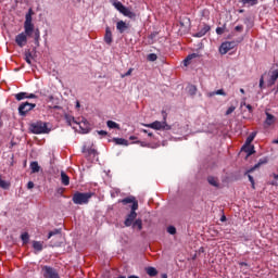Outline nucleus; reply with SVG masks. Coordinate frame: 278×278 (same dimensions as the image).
<instances>
[{"label": "nucleus", "instance_id": "nucleus-42", "mask_svg": "<svg viewBox=\"0 0 278 278\" xmlns=\"http://www.w3.org/2000/svg\"><path fill=\"white\" fill-rule=\"evenodd\" d=\"M239 266H240V268H243V270H245V273H247V270H249V263H247V262H239Z\"/></svg>", "mask_w": 278, "mask_h": 278}, {"label": "nucleus", "instance_id": "nucleus-64", "mask_svg": "<svg viewBox=\"0 0 278 278\" xmlns=\"http://www.w3.org/2000/svg\"><path fill=\"white\" fill-rule=\"evenodd\" d=\"M76 108H80L79 101L76 102Z\"/></svg>", "mask_w": 278, "mask_h": 278}, {"label": "nucleus", "instance_id": "nucleus-3", "mask_svg": "<svg viewBox=\"0 0 278 278\" xmlns=\"http://www.w3.org/2000/svg\"><path fill=\"white\" fill-rule=\"evenodd\" d=\"M163 122L155 121L151 124L146 125V127H150V129H156V131H160L163 129V131H170L172 127L166 123V116H168L165 111H162Z\"/></svg>", "mask_w": 278, "mask_h": 278}, {"label": "nucleus", "instance_id": "nucleus-37", "mask_svg": "<svg viewBox=\"0 0 278 278\" xmlns=\"http://www.w3.org/2000/svg\"><path fill=\"white\" fill-rule=\"evenodd\" d=\"M31 58H34V55L31 54L30 51H28V52L25 53V62H26L27 64H31Z\"/></svg>", "mask_w": 278, "mask_h": 278}, {"label": "nucleus", "instance_id": "nucleus-1", "mask_svg": "<svg viewBox=\"0 0 278 278\" xmlns=\"http://www.w3.org/2000/svg\"><path fill=\"white\" fill-rule=\"evenodd\" d=\"M33 15L34 10L29 9L25 15L24 29L28 38H34L36 47H40V28H36V26L34 25V20L31 17Z\"/></svg>", "mask_w": 278, "mask_h": 278}, {"label": "nucleus", "instance_id": "nucleus-4", "mask_svg": "<svg viewBox=\"0 0 278 278\" xmlns=\"http://www.w3.org/2000/svg\"><path fill=\"white\" fill-rule=\"evenodd\" d=\"M90 199H92V193L91 192H79L76 191L73 194L72 201L75 205H86L89 203Z\"/></svg>", "mask_w": 278, "mask_h": 278}, {"label": "nucleus", "instance_id": "nucleus-33", "mask_svg": "<svg viewBox=\"0 0 278 278\" xmlns=\"http://www.w3.org/2000/svg\"><path fill=\"white\" fill-rule=\"evenodd\" d=\"M64 118H65L67 125L71 126V125H73V123H75L77 125V121H75V117L72 115L65 114Z\"/></svg>", "mask_w": 278, "mask_h": 278}, {"label": "nucleus", "instance_id": "nucleus-54", "mask_svg": "<svg viewBox=\"0 0 278 278\" xmlns=\"http://www.w3.org/2000/svg\"><path fill=\"white\" fill-rule=\"evenodd\" d=\"M99 136H108V131L105 130H98Z\"/></svg>", "mask_w": 278, "mask_h": 278}, {"label": "nucleus", "instance_id": "nucleus-15", "mask_svg": "<svg viewBox=\"0 0 278 278\" xmlns=\"http://www.w3.org/2000/svg\"><path fill=\"white\" fill-rule=\"evenodd\" d=\"M241 151H244V153H248L247 154V157H250V155H253V153H255V146H251V144H244L242 148H241Z\"/></svg>", "mask_w": 278, "mask_h": 278}, {"label": "nucleus", "instance_id": "nucleus-11", "mask_svg": "<svg viewBox=\"0 0 278 278\" xmlns=\"http://www.w3.org/2000/svg\"><path fill=\"white\" fill-rule=\"evenodd\" d=\"M210 29H212V27H210V25L203 24L202 28H200V30L198 33H195L193 35V37L194 38H203V36H205V34H207V31H210Z\"/></svg>", "mask_w": 278, "mask_h": 278}, {"label": "nucleus", "instance_id": "nucleus-21", "mask_svg": "<svg viewBox=\"0 0 278 278\" xmlns=\"http://www.w3.org/2000/svg\"><path fill=\"white\" fill-rule=\"evenodd\" d=\"M113 142L123 147H129V141L123 138H113Z\"/></svg>", "mask_w": 278, "mask_h": 278}, {"label": "nucleus", "instance_id": "nucleus-16", "mask_svg": "<svg viewBox=\"0 0 278 278\" xmlns=\"http://www.w3.org/2000/svg\"><path fill=\"white\" fill-rule=\"evenodd\" d=\"M264 164H268V157L260 159L258 163L255 164L252 168H250L247 173H253L254 170H257V168H260V166H262Z\"/></svg>", "mask_w": 278, "mask_h": 278}, {"label": "nucleus", "instance_id": "nucleus-62", "mask_svg": "<svg viewBox=\"0 0 278 278\" xmlns=\"http://www.w3.org/2000/svg\"><path fill=\"white\" fill-rule=\"evenodd\" d=\"M220 220H222V223H225V220H227V217L223 216V217L220 218Z\"/></svg>", "mask_w": 278, "mask_h": 278}, {"label": "nucleus", "instance_id": "nucleus-2", "mask_svg": "<svg viewBox=\"0 0 278 278\" xmlns=\"http://www.w3.org/2000/svg\"><path fill=\"white\" fill-rule=\"evenodd\" d=\"M118 203H122L123 205H129L131 203L130 213L127 215L124 222L125 227H131V225H134V220L138 218V213H136V210H138V200H136V197L130 195L118 200Z\"/></svg>", "mask_w": 278, "mask_h": 278}, {"label": "nucleus", "instance_id": "nucleus-29", "mask_svg": "<svg viewBox=\"0 0 278 278\" xmlns=\"http://www.w3.org/2000/svg\"><path fill=\"white\" fill-rule=\"evenodd\" d=\"M106 126L109 127V129H121V125H118L114 121H108Z\"/></svg>", "mask_w": 278, "mask_h": 278}, {"label": "nucleus", "instance_id": "nucleus-52", "mask_svg": "<svg viewBox=\"0 0 278 278\" xmlns=\"http://www.w3.org/2000/svg\"><path fill=\"white\" fill-rule=\"evenodd\" d=\"M34 188V181H28L27 189L31 190Z\"/></svg>", "mask_w": 278, "mask_h": 278}, {"label": "nucleus", "instance_id": "nucleus-50", "mask_svg": "<svg viewBox=\"0 0 278 278\" xmlns=\"http://www.w3.org/2000/svg\"><path fill=\"white\" fill-rule=\"evenodd\" d=\"M131 73H134V68H129V70L123 75V77H129V75H131Z\"/></svg>", "mask_w": 278, "mask_h": 278}, {"label": "nucleus", "instance_id": "nucleus-17", "mask_svg": "<svg viewBox=\"0 0 278 278\" xmlns=\"http://www.w3.org/2000/svg\"><path fill=\"white\" fill-rule=\"evenodd\" d=\"M265 114H266L265 125H267V127H270V125H275V122L277 121L275 115L268 112H265Z\"/></svg>", "mask_w": 278, "mask_h": 278}, {"label": "nucleus", "instance_id": "nucleus-48", "mask_svg": "<svg viewBox=\"0 0 278 278\" xmlns=\"http://www.w3.org/2000/svg\"><path fill=\"white\" fill-rule=\"evenodd\" d=\"M258 86H260L261 90H264V88H266V86H264V76H261Z\"/></svg>", "mask_w": 278, "mask_h": 278}, {"label": "nucleus", "instance_id": "nucleus-24", "mask_svg": "<svg viewBox=\"0 0 278 278\" xmlns=\"http://www.w3.org/2000/svg\"><path fill=\"white\" fill-rule=\"evenodd\" d=\"M61 181H62L63 186H68L71 184V178L68 177V175H66V173L62 172L61 173Z\"/></svg>", "mask_w": 278, "mask_h": 278}, {"label": "nucleus", "instance_id": "nucleus-44", "mask_svg": "<svg viewBox=\"0 0 278 278\" xmlns=\"http://www.w3.org/2000/svg\"><path fill=\"white\" fill-rule=\"evenodd\" d=\"M270 78H271L274 81H277V80H278V70H275V71L271 73Z\"/></svg>", "mask_w": 278, "mask_h": 278}, {"label": "nucleus", "instance_id": "nucleus-45", "mask_svg": "<svg viewBox=\"0 0 278 278\" xmlns=\"http://www.w3.org/2000/svg\"><path fill=\"white\" fill-rule=\"evenodd\" d=\"M236 112V106H230L226 111V116H229V114H233Z\"/></svg>", "mask_w": 278, "mask_h": 278}, {"label": "nucleus", "instance_id": "nucleus-14", "mask_svg": "<svg viewBox=\"0 0 278 278\" xmlns=\"http://www.w3.org/2000/svg\"><path fill=\"white\" fill-rule=\"evenodd\" d=\"M76 125H79V128L81 129L83 134H88L90 131V124H88L87 119H84L78 123Z\"/></svg>", "mask_w": 278, "mask_h": 278}, {"label": "nucleus", "instance_id": "nucleus-8", "mask_svg": "<svg viewBox=\"0 0 278 278\" xmlns=\"http://www.w3.org/2000/svg\"><path fill=\"white\" fill-rule=\"evenodd\" d=\"M41 270L43 273L45 278H60V274H58V270L51 266H42Z\"/></svg>", "mask_w": 278, "mask_h": 278}, {"label": "nucleus", "instance_id": "nucleus-57", "mask_svg": "<svg viewBox=\"0 0 278 278\" xmlns=\"http://www.w3.org/2000/svg\"><path fill=\"white\" fill-rule=\"evenodd\" d=\"M273 177H274V179H276V181H274V184H278V175L274 174Z\"/></svg>", "mask_w": 278, "mask_h": 278}, {"label": "nucleus", "instance_id": "nucleus-40", "mask_svg": "<svg viewBox=\"0 0 278 278\" xmlns=\"http://www.w3.org/2000/svg\"><path fill=\"white\" fill-rule=\"evenodd\" d=\"M167 232H169L170 236H175V233H177V228H175V226H169L167 227Z\"/></svg>", "mask_w": 278, "mask_h": 278}, {"label": "nucleus", "instance_id": "nucleus-47", "mask_svg": "<svg viewBox=\"0 0 278 278\" xmlns=\"http://www.w3.org/2000/svg\"><path fill=\"white\" fill-rule=\"evenodd\" d=\"M223 34H225V28H223V27H217V28H216V35H217V36H223Z\"/></svg>", "mask_w": 278, "mask_h": 278}, {"label": "nucleus", "instance_id": "nucleus-23", "mask_svg": "<svg viewBox=\"0 0 278 278\" xmlns=\"http://www.w3.org/2000/svg\"><path fill=\"white\" fill-rule=\"evenodd\" d=\"M194 58H199V54H197V53L189 54V55L184 60V65H185V66H190V62H192V60H194Z\"/></svg>", "mask_w": 278, "mask_h": 278}, {"label": "nucleus", "instance_id": "nucleus-18", "mask_svg": "<svg viewBox=\"0 0 278 278\" xmlns=\"http://www.w3.org/2000/svg\"><path fill=\"white\" fill-rule=\"evenodd\" d=\"M112 5L115 7V9H117L118 12H121V14H123V12L125 11V8L123 2L118 1V0H111Z\"/></svg>", "mask_w": 278, "mask_h": 278}, {"label": "nucleus", "instance_id": "nucleus-9", "mask_svg": "<svg viewBox=\"0 0 278 278\" xmlns=\"http://www.w3.org/2000/svg\"><path fill=\"white\" fill-rule=\"evenodd\" d=\"M27 38H29V35H27L25 29H24V33L16 35L15 42L17 47H21V48L25 47V45H27Z\"/></svg>", "mask_w": 278, "mask_h": 278}, {"label": "nucleus", "instance_id": "nucleus-51", "mask_svg": "<svg viewBox=\"0 0 278 278\" xmlns=\"http://www.w3.org/2000/svg\"><path fill=\"white\" fill-rule=\"evenodd\" d=\"M245 108L250 114H253V106L251 104H248Z\"/></svg>", "mask_w": 278, "mask_h": 278}, {"label": "nucleus", "instance_id": "nucleus-56", "mask_svg": "<svg viewBox=\"0 0 278 278\" xmlns=\"http://www.w3.org/2000/svg\"><path fill=\"white\" fill-rule=\"evenodd\" d=\"M157 36V33H151L149 35L150 40H153Z\"/></svg>", "mask_w": 278, "mask_h": 278}, {"label": "nucleus", "instance_id": "nucleus-43", "mask_svg": "<svg viewBox=\"0 0 278 278\" xmlns=\"http://www.w3.org/2000/svg\"><path fill=\"white\" fill-rule=\"evenodd\" d=\"M245 175H248V179L252 185V188H255V179H253V176H251L249 173L245 172Z\"/></svg>", "mask_w": 278, "mask_h": 278}, {"label": "nucleus", "instance_id": "nucleus-55", "mask_svg": "<svg viewBox=\"0 0 278 278\" xmlns=\"http://www.w3.org/2000/svg\"><path fill=\"white\" fill-rule=\"evenodd\" d=\"M14 164H16V162L14 161V154H12L11 155L10 166H14Z\"/></svg>", "mask_w": 278, "mask_h": 278}, {"label": "nucleus", "instance_id": "nucleus-32", "mask_svg": "<svg viewBox=\"0 0 278 278\" xmlns=\"http://www.w3.org/2000/svg\"><path fill=\"white\" fill-rule=\"evenodd\" d=\"M28 92H20L15 94L16 101H23V99H28Z\"/></svg>", "mask_w": 278, "mask_h": 278}, {"label": "nucleus", "instance_id": "nucleus-61", "mask_svg": "<svg viewBox=\"0 0 278 278\" xmlns=\"http://www.w3.org/2000/svg\"><path fill=\"white\" fill-rule=\"evenodd\" d=\"M149 138H154L153 132H148Z\"/></svg>", "mask_w": 278, "mask_h": 278}, {"label": "nucleus", "instance_id": "nucleus-5", "mask_svg": "<svg viewBox=\"0 0 278 278\" xmlns=\"http://www.w3.org/2000/svg\"><path fill=\"white\" fill-rule=\"evenodd\" d=\"M29 131H31V134L40 135L50 134L51 129L47 126L46 122L38 121L29 125Z\"/></svg>", "mask_w": 278, "mask_h": 278}, {"label": "nucleus", "instance_id": "nucleus-19", "mask_svg": "<svg viewBox=\"0 0 278 278\" xmlns=\"http://www.w3.org/2000/svg\"><path fill=\"white\" fill-rule=\"evenodd\" d=\"M122 14L128 18L136 20V13L129 10L127 7L124 9V11H122Z\"/></svg>", "mask_w": 278, "mask_h": 278}, {"label": "nucleus", "instance_id": "nucleus-28", "mask_svg": "<svg viewBox=\"0 0 278 278\" xmlns=\"http://www.w3.org/2000/svg\"><path fill=\"white\" fill-rule=\"evenodd\" d=\"M216 94H220L222 97H227V92L224 89H219L213 92H208L207 97H216Z\"/></svg>", "mask_w": 278, "mask_h": 278}, {"label": "nucleus", "instance_id": "nucleus-53", "mask_svg": "<svg viewBox=\"0 0 278 278\" xmlns=\"http://www.w3.org/2000/svg\"><path fill=\"white\" fill-rule=\"evenodd\" d=\"M27 99H38V96H36L35 93H28Z\"/></svg>", "mask_w": 278, "mask_h": 278}, {"label": "nucleus", "instance_id": "nucleus-35", "mask_svg": "<svg viewBox=\"0 0 278 278\" xmlns=\"http://www.w3.org/2000/svg\"><path fill=\"white\" fill-rule=\"evenodd\" d=\"M21 240H22L23 244H27V242H29V233L28 232L22 233Z\"/></svg>", "mask_w": 278, "mask_h": 278}, {"label": "nucleus", "instance_id": "nucleus-20", "mask_svg": "<svg viewBox=\"0 0 278 278\" xmlns=\"http://www.w3.org/2000/svg\"><path fill=\"white\" fill-rule=\"evenodd\" d=\"M207 181H208L210 186H213L214 188H218L220 186V184H218V178H216L214 176H208Z\"/></svg>", "mask_w": 278, "mask_h": 278}, {"label": "nucleus", "instance_id": "nucleus-46", "mask_svg": "<svg viewBox=\"0 0 278 278\" xmlns=\"http://www.w3.org/2000/svg\"><path fill=\"white\" fill-rule=\"evenodd\" d=\"M235 31H238L239 34H242L244 31V26L243 25L236 26Z\"/></svg>", "mask_w": 278, "mask_h": 278}, {"label": "nucleus", "instance_id": "nucleus-58", "mask_svg": "<svg viewBox=\"0 0 278 278\" xmlns=\"http://www.w3.org/2000/svg\"><path fill=\"white\" fill-rule=\"evenodd\" d=\"M129 140H138V137H136V136H130V137H129Z\"/></svg>", "mask_w": 278, "mask_h": 278}, {"label": "nucleus", "instance_id": "nucleus-41", "mask_svg": "<svg viewBox=\"0 0 278 278\" xmlns=\"http://www.w3.org/2000/svg\"><path fill=\"white\" fill-rule=\"evenodd\" d=\"M132 144H140V147H151L150 143H147V142L140 141V140L134 141Z\"/></svg>", "mask_w": 278, "mask_h": 278}, {"label": "nucleus", "instance_id": "nucleus-30", "mask_svg": "<svg viewBox=\"0 0 278 278\" xmlns=\"http://www.w3.org/2000/svg\"><path fill=\"white\" fill-rule=\"evenodd\" d=\"M10 181L7 180H2L1 175H0V188H2V190H10Z\"/></svg>", "mask_w": 278, "mask_h": 278}, {"label": "nucleus", "instance_id": "nucleus-12", "mask_svg": "<svg viewBox=\"0 0 278 278\" xmlns=\"http://www.w3.org/2000/svg\"><path fill=\"white\" fill-rule=\"evenodd\" d=\"M116 29L119 34H125V31H128L129 29V24H127L126 22L124 21H118L116 23Z\"/></svg>", "mask_w": 278, "mask_h": 278}, {"label": "nucleus", "instance_id": "nucleus-39", "mask_svg": "<svg viewBox=\"0 0 278 278\" xmlns=\"http://www.w3.org/2000/svg\"><path fill=\"white\" fill-rule=\"evenodd\" d=\"M58 235H60V229L51 230V231L48 233V240H50V238H53V236H58Z\"/></svg>", "mask_w": 278, "mask_h": 278}, {"label": "nucleus", "instance_id": "nucleus-60", "mask_svg": "<svg viewBox=\"0 0 278 278\" xmlns=\"http://www.w3.org/2000/svg\"><path fill=\"white\" fill-rule=\"evenodd\" d=\"M247 105H248V104H247L245 101L241 102V108H242V106H245V108H247Z\"/></svg>", "mask_w": 278, "mask_h": 278}, {"label": "nucleus", "instance_id": "nucleus-6", "mask_svg": "<svg viewBox=\"0 0 278 278\" xmlns=\"http://www.w3.org/2000/svg\"><path fill=\"white\" fill-rule=\"evenodd\" d=\"M36 108V103H29L28 101L22 102L17 109L20 116H27L31 110Z\"/></svg>", "mask_w": 278, "mask_h": 278}, {"label": "nucleus", "instance_id": "nucleus-59", "mask_svg": "<svg viewBox=\"0 0 278 278\" xmlns=\"http://www.w3.org/2000/svg\"><path fill=\"white\" fill-rule=\"evenodd\" d=\"M53 109H54V110H62V106L54 105Z\"/></svg>", "mask_w": 278, "mask_h": 278}, {"label": "nucleus", "instance_id": "nucleus-13", "mask_svg": "<svg viewBox=\"0 0 278 278\" xmlns=\"http://www.w3.org/2000/svg\"><path fill=\"white\" fill-rule=\"evenodd\" d=\"M83 153H85L87 160H94V157H97L98 153L97 150L94 149H83Z\"/></svg>", "mask_w": 278, "mask_h": 278}, {"label": "nucleus", "instance_id": "nucleus-10", "mask_svg": "<svg viewBox=\"0 0 278 278\" xmlns=\"http://www.w3.org/2000/svg\"><path fill=\"white\" fill-rule=\"evenodd\" d=\"M104 42L105 45H109V47H112V42H114V37L112 35V29L110 28V26L105 27Z\"/></svg>", "mask_w": 278, "mask_h": 278}, {"label": "nucleus", "instance_id": "nucleus-34", "mask_svg": "<svg viewBox=\"0 0 278 278\" xmlns=\"http://www.w3.org/2000/svg\"><path fill=\"white\" fill-rule=\"evenodd\" d=\"M188 92H189L190 97H194V94H197V86L190 85L188 87Z\"/></svg>", "mask_w": 278, "mask_h": 278}, {"label": "nucleus", "instance_id": "nucleus-22", "mask_svg": "<svg viewBox=\"0 0 278 278\" xmlns=\"http://www.w3.org/2000/svg\"><path fill=\"white\" fill-rule=\"evenodd\" d=\"M240 3H242L247 8H251L253 5H257V3H260V1L258 0H240Z\"/></svg>", "mask_w": 278, "mask_h": 278}, {"label": "nucleus", "instance_id": "nucleus-36", "mask_svg": "<svg viewBox=\"0 0 278 278\" xmlns=\"http://www.w3.org/2000/svg\"><path fill=\"white\" fill-rule=\"evenodd\" d=\"M255 136H257V132H252L245 140V144H251L253 140H255Z\"/></svg>", "mask_w": 278, "mask_h": 278}, {"label": "nucleus", "instance_id": "nucleus-27", "mask_svg": "<svg viewBox=\"0 0 278 278\" xmlns=\"http://www.w3.org/2000/svg\"><path fill=\"white\" fill-rule=\"evenodd\" d=\"M146 273L149 277H157V269L155 267L146 268Z\"/></svg>", "mask_w": 278, "mask_h": 278}, {"label": "nucleus", "instance_id": "nucleus-25", "mask_svg": "<svg viewBox=\"0 0 278 278\" xmlns=\"http://www.w3.org/2000/svg\"><path fill=\"white\" fill-rule=\"evenodd\" d=\"M132 229H137V231H142V219H136L132 224Z\"/></svg>", "mask_w": 278, "mask_h": 278}, {"label": "nucleus", "instance_id": "nucleus-26", "mask_svg": "<svg viewBox=\"0 0 278 278\" xmlns=\"http://www.w3.org/2000/svg\"><path fill=\"white\" fill-rule=\"evenodd\" d=\"M30 170H31L33 174L40 173V165H38L37 161H33L30 163Z\"/></svg>", "mask_w": 278, "mask_h": 278}, {"label": "nucleus", "instance_id": "nucleus-49", "mask_svg": "<svg viewBox=\"0 0 278 278\" xmlns=\"http://www.w3.org/2000/svg\"><path fill=\"white\" fill-rule=\"evenodd\" d=\"M275 83H276V80L269 78V80L267 83L268 88H271V86H275Z\"/></svg>", "mask_w": 278, "mask_h": 278}, {"label": "nucleus", "instance_id": "nucleus-31", "mask_svg": "<svg viewBox=\"0 0 278 278\" xmlns=\"http://www.w3.org/2000/svg\"><path fill=\"white\" fill-rule=\"evenodd\" d=\"M33 249H35L38 253H40V251H42V249H43L42 242L33 241Z\"/></svg>", "mask_w": 278, "mask_h": 278}, {"label": "nucleus", "instance_id": "nucleus-38", "mask_svg": "<svg viewBox=\"0 0 278 278\" xmlns=\"http://www.w3.org/2000/svg\"><path fill=\"white\" fill-rule=\"evenodd\" d=\"M155 60H157V54H155V53L148 54V56H147L148 62H155Z\"/></svg>", "mask_w": 278, "mask_h": 278}, {"label": "nucleus", "instance_id": "nucleus-7", "mask_svg": "<svg viewBox=\"0 0 278 278\" xmlns=\"http://www.w3.org/2000/svg\"><path fill=\"white\" fill-rule=\"evenodd\" d=\"M238 47V43L236 41H225L219 47V53L222 55H227L231 49H236Z\"/></svg>", "mask_w": 278, "mask_h": 278}, {"label": "nucleus", "instance_id": "nucleus-63", "mask_svg": "<svg viewBox=\"0 0 278 278\" xmlns=\"http://www.w3.org/2000/svg\"><path fill=\"white\" fill-rule=\"evenodd\" d=\"M161 278H168V275L162 274Z\"/></svg>", "mask_w": 278, "mask_h": 278}]
</instances>
